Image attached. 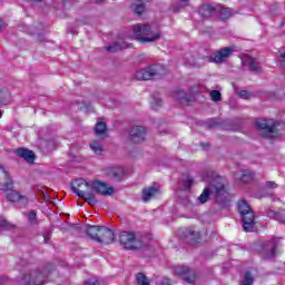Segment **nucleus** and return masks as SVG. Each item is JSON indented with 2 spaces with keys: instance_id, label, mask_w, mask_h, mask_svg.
<instances>
[{
  "instance_id": "16",
  "label": "nucleus",
  "mask_w": 285,
  "mask_h": 285,
  "mask_svg": "<svg viewBox=\"0 0 285 285\" xmlns=\"http://www.w3.org/2000/svg\"><path fill=\"white\" fill-rule=\"evenodd\" d=\"M96 242H98V244H112V242H115V232L102 226Z\"/></svg>"
},
{
  "instance_id": "47",
  "label": "nucleus",
  "mask_w": 285,
  "mask_h": 285,
  "mask_svg": "<svg viewBox=\"0 0 285 285\" xmlns=\"http://www.w3.org/2000/svg\"><path fill=\"white\" fill-rule=\"evenodd\" d=\"M45 243L48 244V237L45 236Z\"/></svg>"
},
{
  "instance_id": "39",
  "label": "nucleus",
  "mask_w": 285,
  "mask_h": 285,
  "mask_svg": "<svg viewBox=\"0 0 285 285\" xmlns=\"http://www.w3.org/2000/svg\"><path fill=\"white\" fill-rule=\"evenodd\" d=\"M207 125L209 126V128H215V126H218V122L215 119H209L207 120Z\"/></svg>"
},
{
  "instance_id": "42",
  "label": "nucleus",
  "mask_w": 285,
  "mask_h": 285,
  "mask_svg": "<svg viewBox=\"0 0 285 285\" xmlns=\"http://www.w3.org/2000/svg\"><path fill=\"white\" fill-rule=\"evenodd\" d=\"M281 224H285V210L279 213Z\"/></svg>"
},
{
  "instance_id": "18",
  "label": "nucleus",
  "mask_w": 285,
  "mask_h": 285,
  "mask_svg": "<svg viewBox=\"0 0 285 285\" xmlns=\"http://www.w3.org/2000/svg\"><path fill=\"white\" fill-rule=\"evenodd\" d=\"M174 99H176L178 104L188 106L190 101H193L194 97L193 94H186V91H184L183 89H178L174 91Z\"/></svg>"
},
{
  "instance_id": "27",
  "label": "nucleus",
  "mask_w": 285,
  "mask_h": 285,
  "mask_svg": "<svg viewBox=\"0 0 285 285\" xmlns=\"http://www.w3.org/2000/svg\"><path fill=\"white\" fill-rule=\"evenodd\" d=\"M129 46L126 42H116L111 46L106 47L107 52H119V50H124Z\"/></svg>"
},
{
  "instance_id": "31",
  "label": "nucleus",
  "mask_w": 285,
  "mask_h": 285,
  "mask_svg": "<svg viewBox=\"0 0 285 285\" xmlns=\"http://www.w3.org/2000/svg\"><path fill=\"white\" fill-rule=\"evenodd\" d=\"M10 228H14V225L6 220L4 218L0 219V233L1 230H10Z\"/></svg>"
},
{
  "instance_id": "25",
  "label": "nucleus",
  "mask_w": 285,
  "mask_h": 285,
  "mask_svg": "<svg viewBox=\"0 0 285 285\" xmlns=\"http://www.w3.org/2000/svg\"><path fill=\"white\" fill-rule=\"evenodd\" d=\"M198 12L203 19H208L215 12V8L210 4H204L199 8Z\"/></svg>"
},
{
  "instance_id": "4",
  "label": "nucleus",
  "mask_w": 285,
  "mask_h": 285,
  "mask_svg": "<svg viewBox=\"0 0 285 285\" xmlns=\"http://www.w3.org/2000/svg\"><path fill=\"white\" fill-rule=\"evenodd\" d=\"M118 239L126 250H141L146 246V243L135 232H121Z\"/></svg>"
},
{
  "instance_id": "22",
  "label": "nucleus",
  "mask_w": 285,
  "mask_h": 285,
  "mask_svg": "<svg viewBox=\"0 0 285 285\" xmlns=\"http://www.w3.org/2000/svg\"><path fill=\"white\" fill-rule=\"evenodd\" d=\"M246 62L248 65L250 72H255L256 75H259V72H262V65H259L257 59L253 57H247Z\"/></svg>"
},
{
  "instance_id": "6",
  "label": "nucleus",
  "mask_w": 285,
  "mask_h": 285,
  "mask_svg": "<svg viewBox=\"0 0 285 285\" xmlns=\"http://www.w3.org/2000/svg\"><path fill=\"white\" fill-rule=\"evenodd\" d=\"M238 212L243 219V228L246 233L255 228V214L246 200L238 202Z\"/></svg>"
},
{
  "instance_id": "36",
  "label": "nucleus",
  "mask_w": 285,
  "mask_h": 285,
  "mask_svg": "<svg viewBox=\"0 0 285 285\" xmlns=\"http://www.w3.org/2000/svg\"><path fill=\"white\" fill-rule=\"evenodd\" d=\"M163 101L161 98H154L151 101V108L157 109L160 108Z\"/></svg>"
},
{
  "instance_id": "35",
  "label": "nucleus",
  "mask_w": 285,
  "mask_h": 285,
  "mask_svg": "<svg viewBox=\"0 0 285 285\" xmlns=\"http://www.w3.org/2000/svg\"><path fill=\"white\" fill-rule=\"evenodd\" d=\"M209 95L213 101H222V92L218 90H212Z\"/></svg>"
},
{
  "instance_id": "5",
  "label": "nucleus",
  "mask_w": 285,
  "mask_h": 285,
  "mask_svg": "<svg viewBox=\"0 0 285 285\" xmlns=\"http://www.w3.org/2000/svg\"><path fill=\"white\" fill-rule=\"evenodd\" d=\"M164 75H166V67L163 65H151L136 71L134 77L137 81H149V79H159Z\"/></svg>"
},
{
  "instance_id": "15",
  "label": "nucleus",
  "mask_w": 285,
  "mask_h": 285,
  "mask_svg": "<svg viewBox=\"0 0 285 285\" xmlns=\"http://www.w3.org/2000/svg\"><path fill=\"white\" fill-rule=\"evenodd\" d=\"M91 193L108 196L112 195V193H115V189H112V187H108V185L104 181L96 180L91 183Z\"/></svg>"
},
{
  "instance_id": "43",
  "label": "nucleus",
  "mask_w": 285,
  "mask_h": 285,
  "mask_svg": "<svg viewBox=\"0 0 285 285\" xmlns=\"http://www.w3.org/2000/svg\"><path fill=\"white\" fill-rule=\"evenodd\" d=\"M6 22H3L2 20H0V32L3 31V29L6 28Z\"/></svg>"
},
{
  "instance_id": "1",
  "label": "nucleus",
  "mask_w": 285,
  "mask_h": 285,
  "mask_svg": "<svg viewBox=\"0 0 285 285\" xmlns=\"http://www.w3.org/2000/svg\"><path fill=\"white\" fill-rule=\"evenodd\" d=\"M205 181L208 183L198 197L199 204H206L210 196L214 195L216 204L220 206V208H226L228 206V193L226 191V178L217 175L215 171H208Z\"/></svg>"
},
{
  "instance_id": "3",
  "label": "nucleus",
  "mask_w": 285,
  "mask_h": 285,
  "mask_svg": "<svg viewBox=\"0 0 285 285\" xmlns=\"http://www.w3.org/2000/svg\"><path fill=\"white\" fill-rule=\"evenodd\" d=\"M135 38L140 43H155L161 39V31L153 29L150 24H136L132 27Z\"/></svg>"
},
{
  "instance_id": "45",
  "label": "nucleus",
  "mask_w": 285,
  "mask_h": 285,
  "mask_svg": "<svg viewBox=\"0 0 285 285\" xmlns=\"http://www.w3.org/2000/svg\"><path fill=\"white\" fill-rule=\"evenodd\" d=\"M188 65H189V66H195V60H189V61H188Z\"/></svg>"
},
{
  "instance_id": "9",
  "label": "nucleus",
  "mask_w": 285,
  "mask_h": 285,
  "mask_svg": "<svg viewBox=\"0 0 285 285\" xmlns=\"http://www.w3.org/2000/svg\"><path fill=\"white\" fill-rule=\"evenodd\" d=\"M236 50L237 47L235 46L220 48L212 53L210 59L214 63H225L229 57H233V52Z\"/></svg>"
},
{
  "instance_id": "8",
  "label": "nucleus",
  "mask_w": 285,
  "mask_h": 285,
  "mask_svg": "<svg viewBox=\"0 0 285 285\" xmlns=\"http://www.w3.org/2000/svg\"><path fill=\"white\" fill-rule=\"evenodd\" d=\"M277 248H279V239L273 238L261 243V253L263 259H273L277 255Z\"/></svg>"
},
{
  "instance_id": "24",
  "label": "nucleus",
  "mask_w": 285,
  "mask_h": 285,
  "mask_svg": "<svg viewBox=\"0 0 285 285\" xmlns=\"http://www.w3.org/2000/svg\"><path fill=\"white\" fill-rule=\"evenodd\" d=\"M185 237H186L187 242H189V244H195L197 242V239H199V237H202V235L199 234V232H197L193 227H190L187 229Z\"/></svg>"
},
{
  "instance_id": "44",
  "label": "nucleus",
  "mask_w": 285,
  "mask_h": 285,
  "mask_svg": "<svg viewBox=\"0 0 285 285\" xmlns=\"http://www.w3.org/2000/svg\"><path fill=\"white\" fill-rule=\"evenodd\" d=\"M282 61H283V66L285 67V52L281 55Z\"/></svg>"
},
{
  "instance_id": "40",
  "label": "nucleus",
  "mask_w": 285,
  "mask_h": 285,
  "mask_svg": "<svg viewBox=\"0 0 285 285\" xmlns=\"http://www.w3.org/2000/svg\"><path fill=\"white\" fill-rule=\"evenodd\" d=\"M178 6H179V8H186V6H188V0H180L178 2Z\"/></svg>"
},
{
  "instance_id": "46",
  "label": "nucleus",
  "mask_w": 285,
  "mask_h": 285,
  "mask_svg": "<svg viewBox=\"0 0 285 285\" xmlns=\"http://www.w3.org/2000/svg\"><path fill=\"white\" fill-rule=\"evenodd\" d=\"M96 3H101L104 0H95Z\"/></svg>"
},
{
  "instance_id": "23",
  "label": "nucleus",
  "mask_w": 285,
  "mask_h": 285,
  "mask_svg": "<svg viewBox=\"0 0 285 285\" xmlns=\"http://www.w3.org/2000/svg\"><path fill=\"white\" fill-rule=\"evenodd\" d=\"M193 184H195V179H193L191 176H185L179 181L178 188L180 190H190V188H193Z\"/></svg>"
},
{
  "instance_id": "33",
  "label": "nucleus",
  "mask_w": 285,
  "mask_h": 285,
  "mask_svg": "<svg viewBox=\"0 0 285 285\" xmlns=\"http://www.w3.org/2000/svg\"><path fill=\"white\" fill-rule=\"evenodd\" d=\"M232 14L233 13H232L230 9H228V8L220 9V19H223V20L230 19Z\"/></svg>"
},
{
  "instance_id": "17",
  "label": "nucleus",
  "mask_w": 285,
  "mask_h": 285,
  "mask_svg": "<svg viewBox=\"0 0 285 285\" xmlns=\"http://www.w3.org/2000/svg\"><path fill=\"white\" fill-rule=\"evenodd\" d=\"M107 176L109 179H112V181H122L124 177H126V171L122 167H109L107 169Z\"/></svg>"
},
{
  "instance_id": "26",
  "label": "nucleus",
  "mask_w": 285,
  "mask_h": 285,
  "mask_svg": "<svg viewBox=\"0 0 285 285\" xmlns=\"http://www.w3.org/2000/svg\"><path fill=\"white\" fill-rule=\"evenodd\" d=\"M255 176V174L248 171V170H244L242 176H235V179H239V181L242 184H250V181H253V177Z\"/></svg>"
},
{
  "instance_id": "10",
  "label": "nucleus",
  "mask_w": 285,
  "mask_h": 285,
  "mask_svg": "<svg viewBox=\"0 0 285 285\" xmlns=\"http://www.w3.org/2000/svg\"><path fill=\"white\" fill-rule=\"evenodd\" d=\"M174 273L176 275H179V277H183L187 284H194L195 279H197V275L195 273V269H190L186 266H176L174 268Z\"/></svg>"
},
{
  "instance_id": "20",
  "label": "nucleus",
  "mask_w": 285,
  "mask_h": 285,
  "mask_svg": "<svg viewBox=\"0 0 285 285\" xmlns=\"http://www.w3.org/2000/svg\"><path fill=\"white\" fill-rule=\"evenodd\" d=\"M95 135L99 139H106L108 137V127L106 126V122H97L95 127Z\"/></svg>"
},
{
  "instance_id": "21",
  "label": "nucleus",
  "mask_w": 285,
  "mask_h": 285,
  "mask_svg": "<svg viewBox=\"0 0 285 285\" xmlns=\"http://www.w3.org/2000/svg\"><path fill=\"white\" fill-rule=\"evenodd\" d=\"M18 157H21L22 159H26L29 164H32L35 161V153L30 149L26 148H19L17 149Z\"/></svg>"
},
{
  "instance_id": "30",
  "label": "nucleus",
  "mask_w": 285,
  "mask_h": 285,
  "mask_svg": "<svg viewBox=\"0 0 285 285\" xmlns=\"http://www.w3.org/2000/svg\"><path fill=\"white\" fill-rule=\"evenodd\" d=\"M136 282L138 285H150V281H148V277L144 273L136 275Z\"/></svg>"
},
{
  "instance_id": "12",
  "label": "nucleus",
  "mask_w": 285,
  "mask_h": 285,
  "mask_svg": "<svg viewBox=\"0 0 285 285\" xmlns=\"http://www.w3.org/2000/svg\"><path fill=\"white\" fill-rule=\"evenodd\" d=\"M256 128L263 137H271L275 132V126L264 118L256 120Z\"/></svg>"
},
{
  "instance_id": "7",
  "label": "nucleus",
  "mask_w": 285,
  "mask_h": 285,
  "mask_svg": "<svg viewBox=\"0 0 285 285\" xmlns=\"http://www.w3.org/2000/svg\"><path fill=\"white\" fill-rule=\"evenodd\" d=\"M0 173H2L6 183H0V190L10 193L7 194L8 202H19L20 199H23V196L17 190H12L14 188V181H12V178L10 177V174L3 168V166L0 165Z\"/></svg>"
},
{
  "instance_id": "19",
  "label": "nucleus",
  "mask_w": 285,
  "mask_h": 285,
  "mask_svg": "<svg viewBox=\"0 0 285 285\" xmlns=\"http://www.w3.org/2000/svg\"><path fill=\"white\" fill-rule=\"evenodd\" d=\"M101 228H104V226L87 225L86 234L88 237H90V239L97 242L100 235L99 233H101Z\"/></svg>"
},
{
  "instance_id": "28",
  "label": "nucleus",
  "mask_w": 285,
  "mask_h": 285,
  "mask_svg": "<svg viewBox=\"0 0 285 285\" xmlns=\"http://www.w3.org/2000/svg\"><path fill=\"white\" fill-rule=\"evenodd\" d=\"M132 11L136 14H144L146 10V4L141 0H137L132 6H131Z\"/></svg>"
},
{
  "instance_id": "41",
  "label": "nucleus",
  "mask_w": 285,
  "mask_h": 285,
  "mask_svg": "<svg viewBox=\"0 0 285 285\" xmlns=\"http://www.w3.org/2000/svg\"><path fill=\"white\" fill-rule=\"evenodd\" d=\"M160 285H171L170 284V278H163L160 282Z\"/></svg>"
},
{
  "instance_id": "2",
  "label": "nucleus",
  "mask_w": 285,
  "mask_h": 285,
  "mask_svg": "<svg viewBox=\"0 0 285 285\" xmlns=\"http://www.w3.org/2000/svg\"><path fill=\"white\" fill-rule=\"evenodd\" d=\"M71 190L78 197L83 199L89 206H95L97 204V196L92 193V183L83 180V178H78L71 183Z\"/></svg>"
},
{
  "instance_id": "37",
  "label": "nucleus",
  "mask_w": 285,
  "mask_h": 285,
  "mask_svg": "<svg viewBox=\"0 0 285 285\" xmlns=\"http://www.w3.org/2000/svg\"><path fill=\"white\" fill-rule=\"evenodd\" d=\"M277 186L278 185L275 181L268 180L265 183V188H267V190H275V188H277Z\"/></svg>"
},
{
  "instance_id": "14",
  "label": "nucleus",
  "mask_w": 285,
  "mask_h": 285,
  "mask_svg": "<svg viewBox=\"0 0 285 285\" xmlns=\"http://www.w3.org/2000/svg\"><path fill=\"white\" fill-rule=\"evenodd\" d=\"M129 139L132 144H141L146 139V128L142 126L132 127L129 131Z\"/></svg>"
},
{
  "instance_id": "13",
  "label": "nucleus",
  "mask_w": 285,
  "mask_h": 285,
  "mask_svg": "<svg viewBox=\"0 0 285 285\" xmlns=\"http://www.w3.org/2000/svg\"><path fill=\"white\" fill-rule=\"evenodd\" d=\"M161 187L159 184L154 183L153 185L142 189V202L148 203L150 199H155L157 195H161Z\"/></svg>"
},
{
  "instance_id": "34",
  "label": "nucleus",
  "mask_w": 285,
  "mask_h": 285,
  "mask_svg": "<svg viewBox=\"0 0 285 285\" xmlns=\"http://www.w3.org/2000/svg\"><path fill=\"white\" fill-rule=\"evenodd\" d=\"M28 222L31 226H35L37 225V213L35 210H31L29 214H28Z\"/></svg>"
},
{
  "instance_id": "32",
  "label": "nucleus",
  "mask_w": 285,
  "mask_h": 285,
  "mask_svg": "<svg viewBox=\"0 0 285 285\" xmlns=\"http://www.w3.org/2000/svg\"><path fill=\"white\" fill-rule=\"evenodd\" d=\"M253 282H255L253 274L246 272L242 285H253Z\"/></svg>"
},
{
  "instance_id": "29",
  "label": "nucleus",
  "mask_w": 285,
  "mask_h": 285,
  "mask_svg": "<svg viewBox=\"0 0 285 285\" xmlns=\"http://www.w3.org/2000/svg\"><path fill=\"white\" fill-rule=\"evenodd\" d=\"M89 148H91L92 153H95V155H104V146L101 145V142L97 141V140H92L89 144Z\"/></svg>"
},
{
  "instance_id": "48",
  "label": "nucleus",
  "mask_w": 285,
  "mask_h": 285,
  "mask_svg": "<svg viewBox=\"0 0 285 285\" xmlns=\"http://www.w3.org/2000/svg\"><path fill=\"white\" fill-rule=\"evenodd\" d=\"M1 117H3V112H1V110H0V119H1Z\"/></svg>"
},
{
  "instance_id": "38",
  "label": "nucleus",
  "mask_w": 285,
  "mask_h": 285,
  "mask_svg": "<svg viewBox=\"0 0 285 285\" xmlns=\"http://www.w3.org/2000/svg\"><path fill=\"white\" fill-rule=\"evenodd\" d=\"M238 96L242 98V99H250L252 95L250 92L246 91V90H242L238 92Z\"/></svg>"
},
{
  "instance_id": "11",
  "label": "nucleus",
  "mask_w": 285,
  "mask_h": 285,
  "mask_svg": "<svg viewBox=\"0 0 285 285\" xmlns=\"http://www.w3.org/2000/svg\"><path fill=\"white\" fill-rule=\"evenodd\" d=\"M48 269H45L43 272H35L33 274L29 276L23 277L24 284L28 285H41L46 284V277H48Z\"/></svg>"
}]
</instances>
